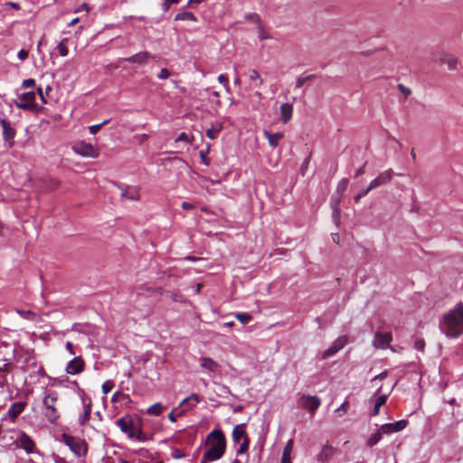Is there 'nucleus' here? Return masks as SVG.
<instances>
[{"mask_svg": "<svg viewBox=\"0 0 463 463\" xmlns=\"http://www.w3.org/2000/svg\"><path fill=\"white\" fill-rule=\"evenodd\" d=\"M118 187L120 189L121 193H120V197L121 199H127V200H131V201H137L139 199V190L137 186H130V185H126V186H118Z\"/></svg>", "mask_w": 463, "mask_h": 463, "instance_id": "nucleus-13", "label": "nucleus"}, {"mask_svg": "<svg viewBox=\"0 0 463 463\" xmlns=\"http://www.w3.org/2000/svg\"><path fill=\"white\" fill-rule=\"evenodd\" d=\"M245 428V423L238 424L233 428L232 440L234 443H240L241 440H244L245 438H249L246 433Z\"/></svg>", "mask_w": 463, "mask_h": 463, "instance_id": "nucleus-18", "label": "nucleus"}, {"mask_svg": "<svg viewBox=\"0 0 463 463\" xmlns=\"http://www.w3.org/2000/svg\"><path fill=\"white\" fill-rule=\"evenodd\" d=\"M207 449L203 453L201 463H208L220 459L226 449V439L221 430H213L206 439Z\"/></svg>", "mask_w": 463, "mask_h": 463, "instance_id": "nucleus-2", "label": "nucleus"}, {"mask_svg": "<svg viewBox=\"0 0 463 463\" xmlns=\"http://www.w3.org/2000/svg\"><path fill=\"white\" fill-rule=\"evenodd\" d=\"M148 56L149 55L147 52H139V53L132 55L131 57H129L126 60L129 61L131 62H134V63L143 64L148 61Z\"/></svg>", "mask_w": 463, "mask_h": 463, "instance_id": "nucleus-25", "label": "nucleus"}, {"mask_svg": "<svg viewBox=\"0 0 463 463\" xmlns=\"http://www.w3.org/2000/svg\"><path fill=\"white\" fill-rule=\"evenodd\" d=\"M200 364L203 370L209 373H215L219 368V364L210 357H202L200 359Z\"/></svg>", "mask_w": 463, "mask_h": 463, "instance_id": "nucleus-21", "label": "nucleus"}, {"mask_svg": "<svg viewBox=\"0 0 463 463\" xmlns=\"http://www.w3.org/2000/svg\"><path fill=\"white\" fill-rule=\"evenodd\" d=\"M25 406V402H18L11 405V407L8 409L7 413L9 417L12 419V420H14L24 411Z\"/></svg>", "mask_w": 463, "mask_h": 463, "instance_id": "nucleus-20", "label": "nucleus"}, {"mask_svg": "<svg viewBox=\"0 0 463 463\" xmlns=\"http://www.w3.org/2000/svg\"><path fill=\"white\" fill-rule=\"evenodd\" d=\"M414 348L416 350H419L420 352H423L424 351V348H425V341L424 339L422 338H416L415 341H414V345H413Z\"/></svg>", "mask_w": 463, "mask_h": 463, "instance_id": "nucleus-43", "label": "nucleus"}, {"mask_svg": "<svg viewBox=\"0 0 463 463\" xmlns=\"http://www.w3.org/2000/svg\"><path fill=\"white\" fill-rule=\"evenodd\" d=\"M392 178V171L391 169L381 173L376 178L371 181L369 189H375L378 186L389 183Z\"/></svg>", "mask_w": 463, "mask_h": 463, "instance_id": "nucleus-16", "label": "nucleus"}, {"mask_svg": "<svg viewBox=\"0 0 463 463\" xmlns=\"http://www.w3.org/2000/svg\"><path fill=\"white\" fill-rule=\"evenodd\" d=\"M335 449L329 444H325L317 454V460L320 463H327L335 455Z\"/></svg>", "mask_w": 463, "mask_h": 463, "instance_id": "nucleus-17", "label": "nucleus"}, {"mask_svg": "<svg viewBox=\"0 0 463 463\" xmlns=\"http://www.w3.org/2000/svg\"><path fill=\"white\" fill-rule=\"evenodd\" d=\"M37 92H38V94H39V96H40V98H41L42 101H43V103H46V100H45L44 96H43V89H42V88H38V89H37Z\"/></svg>", "mask_w": 463, "mask_h": 463, "instance_id": "nucleus-61", "label": "nucleus"}, {"mask_svg": "<svg viewBox=\"0 0 463 463\" xmlns=\"http://www.w3.org/2000/svg\"><path fill=\"white\" fill-rule=\"evenodd\" d=\"M11 364L5 363L2 366H0V373H8L11 369ZM6 382V377L5 375L0 374V385H3Z\"/></svg>", "mask_w": 463, "mask_h": 463, "instance_id": "nucleus-35", "label": "nucleus"}, {"mask_svg": "<svg viewBox=\"0 0 463 463\" xmlns=\"http://www.w3.org/2000/svg\"><path fill=\"white\" fill-rule=\"evenodd\" d=\"M348 407H349L348 401H345L335 411L339 416H342V415L345 414Z\"/></svg>", "mask_w": 463, "mask_h": 463, "instance_id": "nucleus-42", "label": "nucleus"}, {"mask_svg": "<svg viewBox=\"0 0 463 463\" xmlns=\"http://www.w3.org/2000/svg\"><path fill=\"white\" fill-rule=\"evenodd\" d=\"M386 377H387V372H386V371H384V372H383V373H379L378 375H376V376L373 378V380H383V379H385Z\"/></svg>", "mask_w": 463, "mask_h": 463, "instance_id": "nucleus-57", "label": "nucleus"}, {"mask_svg": "<svg viewBox=\"0 0 463 463\" xmlns=\"http://www.w3.org/2000/svg\"><path fill=\"white\" fill-rule=\"evenodd\" d=\"M7 5L9 6H11L12 8L14 9H16V10H19L20 9V5L17 4V3H14V2H8Z\"/></svg>", "mask_w": 463, "mask_h": 463, "instance_id": "nucleus-62", "label": "nucleus"}, {"mask_svg": "<svg viewBox=\"0 0 463 463\" xmlns=\"http://www.w3.org/2000/svg\"><path fill=\"white\" fill-rule=\"evenodd\" d=\"M67 43H68V39L67 38H64L62 39L59 43H58V46H57V49L59 51V53L61 56L62 57H65L68 55L69 53V50H68V47H67Z\"/></svg>", "mask_w": 463, "mask_h": 463, "instance_id": "nucleus-32", "label": "nucleus"}, {"mask_svg": "<svg viewBox=\"0 0 463 463\" xmlns=\"http://www.w3.org/2000/svg\"><path fill=\"white\" fill-rule=\"evenodd\" d=\"M184 456H185V454H184L182 450H180V449H176L173 450V452H172V457H173L174 458H176V459H178V458H184Z\"/></svg>", "mask_w": 463, "mask_h": 463, "instance_id": "nucleus-50", "label": "nucleus"}, {"mask_svg": "<svg viewBox=\"0 0 463 463\" xmlns=\"http://www.w3.org/2000/svg\"><path fill=\"white\" fill-rule=\"evenodd\" d=\"M17 445L21 447L27 454H32L36 449L35 442L25 432H21L16 439Z\"/></svg>", "mask_w": 463, "mask_h": 463, "instance_id": "nucleus-9", "label": "nucleus"}, {"mask_svg": "<svg viewBox=\"0 0 463 463\" xmlns=\"http://www.w3.org/2000/svg\"><path fill=\"white\" fill-rule=\"evenodd\" d=\"M175 142H186L190 143V139L188 135L185 132H182L178 135V137L175 139Z\"/></svg>", "mask_w": 463, "mask_h": 463, "instance_id": "nucleus-46", "label": "nucleus"}, {"mask_svg": "<svg viewBox=\"0 0 463 463\" xmlns=\"http://www.w3.org/2000/svg\"><path fill=\"white\" fill-rule=\"evenodd\" d=\"M66 349L69 351L71 354H75L74 349H73V344L70 341L66 342Z\"/></svg>", "mask_w": 463, "mask_h": 463, "instance_id": "nucleus-55", "label": "nucleus"}, {"mask_svg": "<svg viewBox=\"0 0 463 463\" xmlns=\"http://www.w3.org/2000/svg\"><path fill=\"white\" fill-rule=\"evenodd\" d=\"M62 441L77 456H82L87 452L86 443L79 438L64 433L62 435Z\"/></svg>", "mask_w": 463, "mask_h": 463, "instance_id": "nucleus-5", "label": "nucleus"}, {"mask_svg": "<svg viewBox=\"0 0 463 463\" xmlns=\"http://www.w3.org/2000/svg\"><path fill=\"white\" fill-rule=\"evenodd\" d=\"M249 446H250V439L245 438L244 440H242L241 443L240 444L239 449H237V455L246 453L249 449Z\"/></svg>", "mask_w": 463, "mask_h": 463, "instance_id": "nucleus-36", "label": "nucleus"}, {"mask_svg": "<svg viewBox=\"0 0 463 463\" xmlns=\"http://www.w3.org/2000/svg\"><path fill=\"white\" fill-rule=\"evenodd\" d=\"M114 388V382L112 380L106 381L102 385L103 393L109 392Z\"/></svg>", "mask_w": 463, "mask_h": 463, "instance_id": "nucleus-44", "label": "nucleus"}, {"mask_svg": "<svg viewBox=\"0 0 463 463\" xmlns=\"http://www.w3.org/2000/svg\"><path fill=\"white\" fill-rule=\"evenodd\" d=\"M339 217H340V210L337 207H335L333 210V219L335 222H337L339 220Z\"/></svg>", "mask_w": 463, "mask_h": 463, "instance_id": "nucleus-54", "label": "nucleus"}, {"mask_svg": "<svg viewBox=\"0 0 463 463\" xmlns=\"http://www.w3.org/2000/svg\"><path fill=\"white\" fill-rule=\"evenodd\" d=\"M200 402H201L200 396L194 393V394H191L189 397L184 399L181 402L180 406L186 405L188 409H192V408L195 407L196 404H198Z\"/></svg>", "mask_w": 463, "mask_h": 463, "instance_id": "nucleus-24", "label": "nucleus"}, {"mask_svg": "<svg viewBox=\"0 0 463 463\" xmlns=\"http://www.w3.org/2000/svg\"><path fill=\"white\" fill-rule=\"evenodd\" d=\"M259 38H260V40L268 39V38H269V35L265 33V31H264L263 29H260V30Z\"/></svg>", "mask_w": 463, "mask_h": 463, "instance_id": "nucleus-58", "label": "nucleus"}, {"mask_svg": "<svg viewBox=\"0 0 463 463\" xmlns=\"http://www.w3.org/2000/svg\"><path fill=\"white\" fill-rule=\"evenodd\" d=\"M294 447V441L292 439H288L286 446L283 449L281 456V463H291L290 455Z\"/></svg>", "mask_w": 463, "mask_h": 463, "instance_id": "nucleus-23", "label": "nucleus"}, {"mask_svg": "<svg viewBox=\"0 0 463 463\" xmlns=\"http://www.w3.org/2000/svg\"><path fill=\"white\" fill-rule=\"evenodd\" d=\"M263 135L268 139L269 145L273 148L278 146L279 140L284 137L281 132L271 133L269 130H264Z\"/></svg>", "mask_w": 463, "mask_h": 463, "instance_id": "nucleus-22", "label": "nucleus"}, {"mask_svg": "<svg viewBox=\"0 0 463 463\" xmlns=\"http://www.w3.org/2000/svg\"><path fill=\"white\" fill-rule=\"evenodd\" d=\"M364 167L365 165H364L362 167L356 170L354 176L358 177L359 175H363L364 173Z\"/></svg>", "mask_w": 463, "mask_h": 463, "instance_id": "nucleus-59", "label": "nucleus"}, {"mask_svg": "<svg viewBox=\"0 0 463 463\" xmlns=\"http://www.w3.org/2000/svg\"><path fill=\"white\" fill-rule=\"evenodd\" d=\"M384 433L382 432V429L380 428L378 430L377 432L373 433L368 439H367V442H366V445L368 447H373L374 445H376L381 439H382V436L383 435Z\"/></svg>", "mask_w": 463, "mask_h": 463, "instance_id": "nucleus-30", "label": "nucleus"}, {"mask_svg": "<svg viewBox=\"0 0 463 463\" xmlns=\"http://www.w3.org/2000/svg\"><path fill=\"white\" fill-rule=\"evenodd\" d=\"M73 151L82 156L95 157L97 156V151L95 147L85 142H79L72 146Z\"/></svg>", "mask_w": 463, "mask_h": 463, "instance_id": "nucleus-10", "label": "nucleus"}, {"mask_svg": "<svg viewBox=\"0 0 463 463\" xmlns=\"http://www.w3.org/2000/svg\"><path fill=\"white\" fill-rule=\"evenodd\" d=\"M235 317L242 325H247L252 319L251 315L246 312L237 313Z\"/></svg>", "mask_w": 463, "mask_h": 463, "instance_id": "nucleus-33", "label": "nucleus"}, {"mask_svg": "<svg viewBox=\"0 0 463 463\" xmlns=\"http://www.w3.org/2000/svg\"><path fill=\"white\" fill-rule=\"evenodd\" d=\"M17 313L24 319L35 321L38 315L31 310H17Z\"/></svg>", "mask_w": 463, "mask_h": 463, "instance_id": "nucleus-31", "label": "nucleus"}, {"mask_svg": "<svg viewBox=\"0 0 463 463\" xmlns=\"http://www.w3.org/2000/svg\"><path fill=\"white\" fill-rule=\"evenodd\" d=\"M222 129V127H218V128H213L212 127L211 128H208L206 130V136L210 138V139H215L216 137H217V133L220 132Z\"/></svg>", "mask_w": 463, "mask_h": 463, "instance_id": "nucleus-38", "label": "nucleus"}, {"mask_svg": "<svg viewBox=\"0 0 463 463\" xmlns=\"http://www.w3.org/2000/svg\"><path fill=\"white\" fill-rule=\"evenodd\" d=\"M348 338L346 335H341L336 338L332 345L326 349L322 354V359H327L334 354H335L338 351H340L344 346L347 344Z\"/></svg>", "mask_w": 463, "mask_h": 463, "instance_id": "nucleus-8", "label": "nucleus"}, {"mask_svg": "<svg viewBox=\"0 0 463 463\" xmlns=\"http://www.w3.org/2000/svg\"><path fill=\"white\" fill-rule=\"evenodd\" d=\"M171 298L175 301V302H180L182 301V296L181 295H178L176 293H171Z\"/></svg>", "mask_w": 463, "mask_h": 463, "instance_id": "nucleus-56", "label": "nucleus"}, {"mask_svg": "<svg viewBox=\"0 0 463 463\" xmlns=\"http://www.w3.org/2000/svg\"><path fill=\"white\" fill-rule=\"evenodd\" d=\"M23 87L31 88L35 85V80L33 79H27L23 81Z\"/></svg>", "mask_w": 463, "mask_h": 463, "instance_id": "nucleus-51", "label": "nucleus"}, {"mask_svg": "<svg viewBox=\"0 0 463 463\" xmlns=\"http://www.w3.org/2000/svg\"><path fill=\"white\" fill-rule=\"evenodd\" d=\"M58 401L59 394L55 391L47 392L43 400V415L52 424L56 423L57 420L60 418V412L57 407Z\"/></svg>", "mask_w": 463, "mask_h": 463, "instance_id": "nucleus-4", "label": "nucleus"}, {"mask_svg": "<svg viewBox=\"0 0 463 463\" xmlns=\"http://www.w3.org/2000/svg\"><path fill=\"white\" fill-rule=\"evenodd\" d=\"M175 21H191V22H197V18H196V16H195L193 13H191V12H187V11L178 13V14L175 15Z\"/></svg>", "mask_w": 463, "mask_h": 463, "instance_id": "nucleus-27", "label": "nucleus"}, {"mask_svg": "<svg viewBox=\"0 0 463 463\" xmlns=\"http://www.w3.org/2000/svg\"><path fill=\"white\" fill-rule=\"evenodd\" d=\"M17 56L21 61H24L28 57V52L24 49H21L18 52Z\"/></svg>", "mask_w": 463, "mask_h": 463, "instance_id": "nucleus-53", "label": "nucleus"}, {"mask_svg": "<svg viewBox=\"0 0 463 463\" xmlns=\"http://www.w3.org/2000/svg\"><path fill=\"white\" fill-rule=\"evenodd\" d=\"M439 329L448 338L455 339L463 334V303L460 301L445 313L439 321Z\"/></svg>", "mask_w": 463, "mask_h": 463, "instance_id": "nucleus-1", "label": "nucleus"}, {"mask_svg": "<svg viewBox=\"0 0 463 463\" xmlns=\"http://www.w3.org/2000/svg\"><path fill=\"white\" fill-rule=\"evenodd\" d=\"M280 118L284 124L291 120L293 113V105L290 103H283L279 108Z\"/></svg>", "mask_w": 463, "mask_h": 463, "instance_id": "nucleus-19", "label": "nucleus"}, {"mask_svg": "<svg viewBox=\"0 0 463 463\" xmlns=\"http://www.w3.org/2000/svg\"><path fill=\"white\" fill-rule=\"evenodd\" d=\"M392 341V335L391 332H376L373 340V346L375 349H387Z\"/></svg>", "mask_w": 463, "mask_h": 463, "instance_id": "nucleus-7", "label": "nucleus"}, {"mask_svg": "<svg viewBox=\"0 0 463 463\" xmlns=\"http://www.w3.org/2000/svg\"><path fill=\"white\" fill-rule=\"evenodd\" d=\"M315 76L307 75L306 77H298L296 80V88H301L307 81L311 80Z\"/></svg>", "mask_w": 463, "mask_h": 463, "instance_id": "nucleus-40", "label": "nucleus"}, {"mask_svg": "<svg viewBox=\"0 0 463 463\" xmlns=\"http://www.w3.org/2000/svg\"><path fill=\"white\" fill-rule=\"evenodd\" d=\"M321 400L316 395L303 394L299 398V405L312 415L319 408Z\"/></svg>", "mask_w": 463, "mask_h": 463, "instance_id": "nucleus-6", "label": "nucleus"}, {"mask_svg": "<svg viewBox=\"0 0 463 463\" xmlns=\"http://www.w3.org/2000/svg\"><path fill=\"white\" fill-rule=\"evenodd\" d=\"M181 0H165L163 3V10L165 12L167 11L171 5L173 4H178Z\"/></svg>", "mask_w": 463, "mask_h": 463, "instance_id": "nucleus-48", "label": "nucleus"}, {"mask_svg": "<svg viewBox=\"0 0 463 463\" xmlns=\"http://www.w3.org/2000/svg\"><path fill=\"white\" fill-rule=\"evenodd\" d=\"M21 102L17 103V107L22 109H29L34 107L35 93L34 91H28L23 93L19 97Z\"/></svg>", "mask_w": 463, "mask_h": 463, "instance_id": "nucleus-15", "label": "nucleus"}, {"mask_svg": "<svg viewBox=\"0 0 463 463\" xmlns=\"http://www.w3.org/2000/svg\"><path fill=\"white\" fill-rule=\"evenodd\" d=\"M348 179L347 178H344L342 179L338 184H337V187H336V193L339 194V195L341 196V194H343L345 193V191L346 190L347 186H348Z\"/></svg>", "mask_w": 463, "mask_h": 463, "instance_id": "nucleus-37", "label": "nucleus"}, {"mask_svg": "<svg viewBox=\"0 0 463 463\" xmlns=\"http://www.w3.org/2000/svg\"><path fill=\"white\" fill-rule=\"evenodd\" d=\"M84 360L81 356L74 357L72 360L69 362L66 367V372L69 374H77L81 373L84 370Z\"/></svg>", "mask_w": 463, "mask_h": 463, "instance_id": "nucleus-14", "label": "nucleus"}, {"mask_svg": "<svg viewBox=\"0 0 463 463\" xmlns=\"http://www.w3.org/2000/svg\"><path fill=\"white\" fill-rule=\"evenodd\" d=\"M181 206L185 211L194 210L195 208V205L194 203L188 202H183Z\"/></svg>", "mask_w": 463, "mask_h": 463, "instance_id": "nucleus-52", "label": "nucleus"}, {"mask_svg": "<svg viewBox=\"0 0 463 463\" xmlns=\"http://www.w3.org/2000/svg\"><path fill=\"white\" fill-rule=\"evenodd\" d=\"M175 411H172L169 414H168V419L169 420H171L172 422H175L176 421V418L174 414Z\"/></svg>", "mask_w": 463, "mask_h": 463, "instance_id": "nucleus-64", "label": "nucleus"}, {"mask_svg": "<svg viewBox=\"0 0 463 463\" xmlns=\"http://www.w3.org/2000/svg\"><path fill=\"white\" fill-rule=\"evenodd\" d=\"M218 81L223 85L225 90L229 93L230 92V86H229V80L227 75L225 74H220L218 76Z\"/></svg>", "mask_w": 463, "mask_h": 463, "instance_id": "nucleus-39", "label": "nucleus"}, {"mask_svg": "<svg viewBox=\"0 0 463 463\" xmlns=\"http://www.w3.org/2000/svg\"><path fill=\"white\" fill-rule=\"evenodd\" d=\"M201 2H202V0H189L186 6L191 7V6H193V5L200 4Z\"/></svg>", "mask_w": 463, "mask_h": 463, "instance_id": "nucleus-63", "label": "nucleus"}, {"mask_svg": "<svg viewBox=\"0 0 463 463\" xmlns=\"http://www.w3.org/2000/svg\"><path fill=\"white\" fill-rule=\"evenodd\" d=\"M398 89L406 98L411 94V90L409 88L405 87L403 84H399Z\"/></svg>", "mask_w": 463, "mask_h": 463, "instance_id": "nucleus-47", "label": "nucleus"}, {"mask_svg": "<svg viewBox=\"0 0 463 463\" xmlns=\"http://www.w3.org/2000/svg\"><path fill=\"white\" fill-rule=\"evenodd\" d=\"M118 427L129 439L145 442L150 437L142 432V420L137 415H126L118 420Z\"/></svg>", "mask_w": 463, "mask_h": 463, "instance_id": "nucleus-3", "label": "nucleus"}, {"mask_svg": "<svg viewBox=\"0 0 463 463\" xmlns=\"http://www.w3.org/2000/svg\"><path fill=\"white\" fill-rule=\"evenodd\" d=\"M332 240L335 243L338 244L340 241L338 233H332Z\"/></svg>", "mask_w": 463, "mask_h": 463, "instance_id": "nucleus-60", "label": "nucleus"}, {"mask_svg": "<svg viewBox=\"0 0 463 463\" xmlns=\"http://www.w3.org/2000/svg\"><path fill=\"white\" fill-rule=\"evenodd\" d=\"M83 404H84V413L82 416V422L89 420L90 412H91V403L90 402L86 403L85 401H83Z\"/></svg>", "mask_w": 463, "mask_h": 463, "instance_id": "nucleus-41", "label": "nucleus"}, {"mask_svg": "<svg viewBox=\"0 0 463 463\" xmlns=\"http://www.w3.org/2000/svg\"><path fill=\"white\" fill-rule=\"evenodd\" d=\"M165 410L162 403L156 402L146 409V413L150 415L158 416Z\"/></svg>", "mask_w": 463, "mask_h": 463, "instance_id": "nucleus-29", "label": "nucleus"}, {"mask_svg": "<svg viewBox=\"0 0 463 463\" xmlns=\"http://www.w3.org/2000/svg\"><path fill=\"white\" fill-rule=\"evenodd\" d=\"M250 80L252 81V87L258 88L262 85L263 79L260 77L257 70L253 69L250 73Z\"/></svg>", "mask_w": 463, "mask_h": 463, "instance_id": "nucleus-28", "label": "nucleus"}, {"mask_svg": "<svg viewBox=\"0 0 463 463\" xmlns=\"http://www.w3.org/2000/svg\"><path fill=\"white\" fill-rule=\"evenodd\" d=\"M408 425V421L406 420H400L393 423H385L381 426L382 432L384 434H392L395 432H399L404 430Z\"/></svg>", "mask_w": 463, "mask_h": 463, "instance_id": "nucleus-12", "label": "nucleus"}, {"mask_svg": "<svg viewBox=\"0 0 463 463\" xmlns=\"http://www.w3.org/2000/svg\"><path fill=\"white\" fill-rule=\"evenodd\" d=\"M170 76V72L167 69L165 68H163L161 69V71H159V74H158V78L160 80H165L167 79L168 77Z\"/></svg>", "mask_w": 463, "mask_h": 463, "instance_id": "nucleus-49", "label": "nucleus"}, {"mask_svg": "<svg viewBox=\"0 0 463 463\" xmlns=\"http://www.w3.org/2000/svg\"><path fill=\"white\" fill-rule=\"evenodd\" d=\"M443 63H446L449 70H455L457 68L458 60L453 56H447L442 60Z\"/></svg>", "mask_w": 463, "mask_h": 463, "instance_id": "nucleus-34", "label": "nucleus"}, {"mask_svg": "<svg viewBox=\"0 0 463 463\" xmlns=\"http://www.w3.org/2000/svg\"><path fill=\"white\" fill-rule=\"evenodd\" d=\"M108 122V120H104L103 122H101L100 124H96V125H92V126H90L89 127V131L90 134L92 135H95L96 133H98L99 131V129L101 128V127L103 125H105L106 123Z\"/></svg>", "mask_w": 463, "mask_h": 463, "instance_id": "nucleus-45", "label": "nucleus"}, {"mask_svg": "<svg viewBox=\"0 0 463 463\" xmlns=\"http://www.w3.org/2000/svg\"><path fill=\"white\" fill-rule=\"evenodd\" d=\"M387 394H382L379 395L376 400L373 410V414L374 416L379 415L381 407L387 401Z\"/></svg>", "mask_w": 463, "mask_h": 463, "instance_id": "nucleus-26", "label": "nucleus"}, {"mask_svg": "<svg viewBox=\"0 0 463 463\" xmlns=\"http://www.w3.org/2000/svg\"><path fill=\"white\" fill-rule=\"evenodd\" d=\"M0 123L4 140L12 146L16 134L15 129L12 127L11 122L5 118H1Z\"/></svg>", "mask_w": 463, "mask_h": 463, "instance_id": "nucleus-11", "label": "nucleus"}]
</instances>
